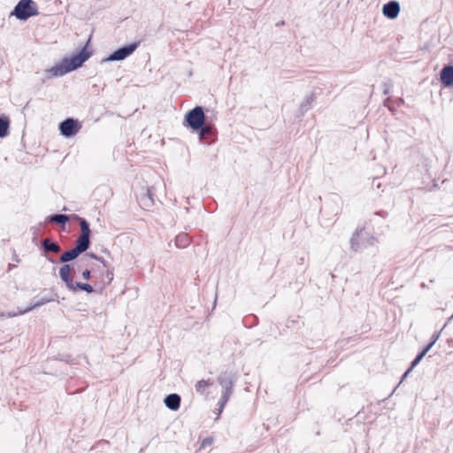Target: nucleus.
<instances>
[{
	"instance_id": "6ab92c4d",
	"label": "nucleus",
	"mask_w": 453,
	"mask_h": 453,
	"mask_svg": "<svg viewBox=\"0 0 453 453\" xmlns=\"http://www.w3.org/2000/svg\"><path fill=\"white\" fill-rule=\"evenodd\" d=\"M313 100H314L313 95H310V96H306L304 98V100L302 102V104H300V111L302 113L307 111L310 109Z\"/></svg>"
},
{
	"instance_id": "dca6fc26",
	"label": "nucleus",
	"mask_w": 453,
	"mask_h": 453,
	"mask_svg": "<svg viewBox=\"0 0 453 453\" xmlns=\"http://www.w3.org/2000/svg\"><path fill=\"white\" fill-rule=\"evenodd\" d=\"M363 234V230H360V231H357L356 234H353V236L351 237L350 239V246H351V249L355 251L358 250L359 249H361L363 246H365L366 244H364V243H360L358 242V238L362 235Z\"/></svg>"
},
{
	"instance_id": "7c9ffc66",
	"label": "nucleus",
	"mask_w": 453,
	"mask_h": 453,
	"mask_svg": "<svg viewBox=\"0 0 453 453\" xmlns=\"http://www.w3.org/2000/svg\"><path fill=\"white\" fill-rule=\"evenodd\" d=\"M185 236H178V240L184 238Z\"/></svg>"
},
{
	"instance_id": "39448f33",
	"label": "nucleus",
	"mask_w": 453,
	"mask_h": 453,
	"mask_svg": "<svg viewBox=\"0 0 453 453\" xmlns=\"http://www.w3.org/2000/svg\"><path fill=\"white\" fill-rule=\"evenodd\" d=\"M139 42H134L124 47H121L111 53L106 61H121L130 56L138 47Z\"/></svg>"
},
{
	"instance_id": "cd10ccee",
	"label": "nucleus",
	"mask_w": 453,
	"mask_h": 453,
	"mask_svg": "<svg viewBox=\"0 0 453 453\" xmlns=\"http://www.w3.org/2000/svg\"><path fill=\"white\" fill-rule=\"evenodd\" d=\"M439 337H440V334H434L431 342H434V344L436 342V341L439 339Z\"/></svg>"
},
{
	"instance_id": "c756f323",
	"label": "nucleus",
	"mask_w": 453,
	"mask_h": 453,
	"mask_svg": "<svg viewBox=\"0 0 453 453\" xmlns=\"http://www.w3.org/2000/svg\"><path fill=\"white\" fill-rule=\"evenodd\" d=\"M89 256H90V257H92L93 258H95V259L98 260V261H101V262L105 265L104 261L103 259H101V258L97 257L96 255H94V254H89Z\"/></svg>"
},
{
	"instance_id": "20e7f679",
	"label": "nucleus",
	"mask_w": 453,
	"mask_h": 453,
	"mask_svg": "<svg viewBox=\"0 0 453 453\" xmlns=\"http://www.w3.org/2000/svg\"><path fill=\"white\" fill-rule=\"evenodd\" d=\"M205 115L203 108L196 106L189 111L185 116V121L194 130H199L204 124Z\"/></svg>"
},
{
	"instance_id": "9d476101",
	"label": "nucleus",
	"mask_w": 453,
	"mask_h": 453,
	"mask_svg": "<svg viewBox=\"0 0 453 453\" xmlns=\"http://www.w3.org/2000/svg\"><path fill=\"white\" fill-rule=\"evenodd\" d=\"M167 408L172 411H177L180 404V396L177 394H170L164 400Z\"/></svg>"
},
{
	"instance_id": "412c9836",
	"label": "nucleus",
	"mask_w": 453,
	"mask_h": 453,
	"mask_svg": "<svg viewBox=\"0 0 453 453\" xmlns=\"http://www.w3.org/2000/svg\"><path fill=\"white\" fill-rule=\"evenodd\" d=\"M67 220H68V216H66L65 214H54L50 217V221L62 224V225L65 224L67 222Z\"/></svg>"
},
{
	"instance_id": "f3484780",
	"label": "nucleus",
	"mask_w": 453,
	"mask_h": 453,
	"mask_svg": "<svg viewBox=\"0 0 453 453\" xmlns=\"http://www.w3.org/2000/svg\"><path fill=\"white\" fill-rule=\"evenodd\" d=\"M9 127V119L7 117H0V138H4L8 134Z\"/></svg>"
},
{
	"instance_id": "4be33fe9",
	"label": "nucleus",
	"mask_w": 453,
	"mask_h": 453,
	"mask_svg": "<svg viewBox=\"0 0 453 453\" xmlns=\"http://www.w3.org/2000/svg\"><path fill=\"white\" fill-rule=\"evenodd\" d=\"M200 139H205L207 138L211 133H212V127L209 125H203L202 127H200Z\"/></svg>"
},
{
	"instance_id": "6e6552de",
	"label": "nucleus",
	"mask_w": 453,
	"mask_h": 453,
	"mask_svg": "<svg viewBox=\"0 0 453 453\" xmlns=\"http://www.w3.org/2000/svg\"><path fill=\"white\" fill-rule=\"evenodd\" d=\"M218 381L220 384V386L224 388L225 393L232 394L234 376L231 373H221L218 378Z\"/></svg>"
},
{
	"instance_id": "2eb2a0df",
	"label": "nucleus",
	"mask_w": 453,
	"mask_h": 453,
	"mask_svg": "<svg viewBox=\"0 0 453 453\" xmlns=\"http://www.w3.org/2000/svg\"><path fill=\"white\" fill-rule=\"evenodd\" d=\"M52 300H53V299H51V298L42 297V298H41L39 301H37L36 303H35L34 304H32V305H30L29 307L26 308L25 310H23V311H19V315H22V314H24V313H26V312H28V311H32V310H34V309H35V308H37V307H40V306H42V305H44V304H46V303H48L51 302ZM16 314L18 315V313H16Z\"/></svg>"
},
{
	"instance_id": "423d86ee",
	"label": "nucleus",
	"mask_w": 453,
	"mask_h": 453,
	"mask_svg": "<svg viewBox=\"0 0 453 453\" xmlns=\"http://www.w3.org/2000/svg\"><path fill=\"white\" fill-rule=\"evenodd\" d=\"M81 127V126L79 121L71 118L65 119L59 125L60 133L65 137L76 134Z\"/></svg>"
},
{
	"instance_id": "a211bd4d",
	"label": "nucleus",
	"mask_w": 453,
	"mask_h": 453,
	"mask_svg": "<svg viewBox=\"0 0 453 453\" xmlns=\"http://www.w3.org/2000/svg\"><path fill=\"white\" fill-rule=\"evenodd\" d=\"M211 385H212V381L210 380H199L197 381V383L196 384V392H198L199 394L201 395H203L206 393V389L208 387H210Z\"/></svg>"
},
{
	"instance_id": "f03ea898",
	"label": "nucleus",
	"mask_w": 453,
	"mask_h": 453,
	"mask_svg": "<svg viewBox=\"0 0 453 453\" xmlns=\"http://www.w3.org/2000/svg\"><path fill=\"white\" fill-rule=\"evenodd\" d=\"M59 277L61 280L65 283L66 288L72 292H76L78 290H83L88 293H92L94 291L91 285L81 282H74L71 277V265H64L59 269Z\"/></svg>"
},
{
	"instance_id": "c85d7f7f",
	"label": "nucleus",
	"mask_w": 453,
	"mask_h": 453,
	"mask_svg": "<svg viewBox=\"0 0 453 453\" xmlns=\"http://www.w3.org/2000/svg\"><path fill=\"white\" fill-rule=\"evenodd\" d=\"M211 441L210 439H205L202 442V446H205V445H208V444H211Z\"/></svg>"
},
{
	"instance_id": "bb28decb",
	"label": "nucleus",
	"mask_w": 453,
	"mask_h": 453,
	"mask_svg": "<svg viewBox=\"0 0 453 453\" xmlns=\"http://www.w3.org/2000/svg\"><path fill=\"white\" fill-rule=\"evenodd\" d=\"M0 316H1V317H4V316H6V317H8V318H12V317L17 316V314H16V313H12V312H8L7 314L1 313V314H0Z\"/></svg>"
},
{
	"instance_id": "1a4fd4ad",
	"label": "nucleus",
	"mask_w": 453,
	"mask_h": 453,
	"mask_svg": "<svg viewBox=\"0 0 453 453\" xmlns=\"http://www.w3.org/2000/svg\"><path fill=\"white\" fill-rule=\"evenodd\" d=\"M441 81L447 87L453 85V65H447L442 68Z\"/></svg>"
},
{
	"instance_id": "f257e3e1",
	"label": "nucleus",
	"mask_w": 453,
	"mask_h": 453,
	"mask_svg": "<svg viewBox=\"0 0 453 453\" xmlns=\"http://www.w3.org/2000/svg\"><path fill=\"white\" fill-rule=\"evenodd\" d=\"M89 58L86 50H82L80 53L72 58H64L59 65H56L47 70L49 78L63 76L82 65V64Z\"/></svg>"
},
{
	"instance_id": "f8f14e48",
	"label": "nucleus",
	"mask_w": 453,
	"mask_h": 453,
	"mask_svg": "<svg viewBox=\"0 0 453 453\" xmlns=\"http://www.w3.org/2000/svg\"><path fill=\"white\" fill-rule=\"evenodd\" d=\"M89 238L85 236H80L77 239L75 249L81 254L82 252L86 251L89 247Z\"/></svg>"
},
{
	"instance_id": "0eeeda50",
	"label": "nucleus",
	"mask_w": 453,
	"mask_h": 453,
	"mask_svg": "<svg viewBox=\"0 0 453 453\" xmlns=\"http://www.w3.org/2000/svg\"><path fill=\"white\" fill-rule=\"evenodd\" d=\"M400 12V4L396 1H390L383 5L382 13L389 19H395Z\"/></svg>"
},
{
	"instance_id": "7ed1b4c3",
	"label": "nucleus",
	"mask_w": 453,
	"mask_h": 453,
	"mask_svg": "<svg viewBox=\"0 0 453 453\" xmlns=\"http://www.w3.org/2000/svg\"><path fill=\"white\" fill-rule=\"evenodd\" d=\"M37 14V6L33 0H20L11 13V15L15 16L20 20H27L30 17Z\"/></svg>"
},
{
	"instance_id": "4468645a",
	"label": "nucleus",
	"mask_w": 453,
	"mask_h": 453,
	"mask_svg": "<svg viewBox=\"0 0 453 453\" xmlns=\"http://www.w3.org/2000/svg\"><path fill=\"white\" fill-rule=\"evenodd\" d=\"M42 247L46 252L58 253L60 251V246L48 238L42 241Z\"/></svg>"
},
{
	"instance_id": "a878e982",
	"label": "nucleus",
	"mask_w": 453,
	"mask_h": 453,
	"mask_svg": "<svg viewBox=\"0 0 453 453\" xmlns=\"http://www.w3.org/2000/svg\"><path fill=\"white\" fill-rule=\"evenodd\" d=\"M375 242V239L374 237L372 236H370V237H367V240H366V244L368 245H372Z\"/></svg>"
},
{
	"instance_id": "ddd939ff",
	"label": "nucleus",
	"mask_w": 453,
	"mask_h": 453,
	"mask_svg": "<svg viewBox=\"0 0 453 453\" xmlns=\"http://www.w3.org/2000/svg\"><path fill=\"white\" fill-rule=\"evenodd\" d=\"M79 255L80 252L75 248H73L70 250L64 252L59 260L61 263H66L75 259Z\"/></svg>"
},
{
	"instance_id": "5701e85b",
	"label": "nucleus",
	"mask_w": 453,
	"mask_h": 453,
	"mask_svg": "<svg viewBox=\"0 0 453 453\" xmlns=\"http://www.w3.org/2000/svg\"><path fill=\"white\" fill-rule=\"evenodd\" d=\"M231 393H225L223 392L222 396L219 402V413L223 411L226 402L228 401V398L230 396Z\"/></svg>"
},
{
	"instance_id": "aec40b11",
	"label": "nucleus",
	"mask_w": 453,
	"mask_h": 453,
	"mask_svg": "<svg viewBox=\"0 0 453 453\" xmlns=\"http://www.w3.org/2000/svg\"><path fill=\"white\" fill-rule=\"evenodd\" d=\"M80 226H81V234L80 236H85V237L89 238V236H90V229H89L88 223L84 219H80Z\"/></svg>"
},
{
	"instance_id": "9b49d317",
	"label": "nucleus",
	"mask_w": 453,
	"mask_h": 453,
	"mask_svg": "<svg viewBox=\"0 0 453 453\" xmlns=\"http://www.w3.org/2000/svg\"><path fill=\"white\" fill-rule=\"evenodd\" d=\"M434 342H430L422 351L419 353L415 359L412 361L411 367L405 372L403 374V379H404L408 373L411 371V369L416 366L426 356V354L430 350V349L433 347Z\"/></svg>"
},
{
	"instance_id": "b1692460",
	"label": "nucleus",
	"mask_w": 453,
	"mask_h": 453,
	"mask_svg": "<svg viewBox=\"0 0 453 453\" xmlns=\"http://www.w3.org/2000/svg\"><path fill=\"white\" fill-rule=\"evenodd\" d=\"M142 200L145 205H148V203L145 202V200H149L150 203H153L152 194L150 189H147L146 194H145L144 197L142 198Z\"/></svg>"
},
{
	"instance_id": "393cba45",
	"label": "nucleus",
	"mask_w": 453,
	"mask_h": 453,
	"mask_svg": "<svg viewBox=\"0 0 453 453\" xmlns=\"http://www.w3.org/2000/svg\"><path fill=\"white\" fill-rule=\"evenodd\" d=\"M82 278L84 280H88L90 278V271L88 269L82 272Z\"/></svg>"
}]
</instances>
